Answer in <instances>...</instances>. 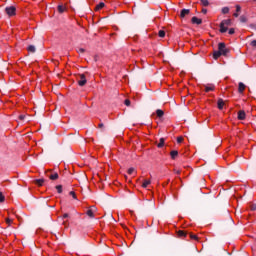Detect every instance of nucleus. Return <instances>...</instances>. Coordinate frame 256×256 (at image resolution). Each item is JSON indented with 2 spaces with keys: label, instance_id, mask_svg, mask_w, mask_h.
Segmentation results:
<instances>
[{
  "label": "nucleus",
  "instance_id": "obj_1",
  "mask_svg": "<svg viewBox=\"0 0 256 256\" xmlns=\"http://www.w3.org/2000/svg\"><path fill=\"white\" fill-rule=\"evenodd\" d=\"M231 19L222 20L220 23V33H227V27H230Z\"/></svg>",
  "mask_w": 256,
  "mask_h": 256
},
{
  "label": "nucleus",
  "instance_id": "obj_2",
  "mask_svg": "<svg viewBox=\"0 0 256 256\" xmlns=\"http://www.w3.org/2000/svg\"><path fill=\"white\" fill-rule=\"evenodd\" d=\"M77 83L79 87H85L87 85V78L85 77V74H79Z\"/></svg>",
  "mask_w": 256,
  "mask_h": 256
},
{
  "label": "nucleus",
  "instance_id": "obj_3",
  "mask_svg": "<svg viewBox=\"0 0 256 256\" xmlns=\"http://www.w3.org/2000/svg\"><path fill=\"white\" fill-rule=\"evenodd\" d=\"M218 51H220L222 55H227V53H229V49H226L225 43L223 42H220L218 44Z\"/></svg>",
  "mask_w": 256,
  "mask_h": 256
},
{
  "label": "nucleus",
  "instance_id": "obj_4",
  "mask_svg": "<svg viewBox=\"0 0 256 256\" xmlns=\"http://www.w3.org/2000/svg\"><path fill=\"white\" fill-rule=\"evenodd\" d=\"M5 11L7 13V15H9V17H13V15H15L17 8H15V6H10V7H6Z\"/></svg>",
  "mask_w": 256,
  "mask_h": 256
},
{
  "label": "nucleus",
  "instance_id": "obj_5",
  "mask_svg": "<svg viewBox=\"0 0 256 256\" xmlns=\"http://www.w3.org/2000/svg\"><path fill=\"white\" fill-rule=\"evenodd\" d=\"M187 15H191V10H190V9H182V10L180 11V18H181V19H185V17H186Z\"/></svg>",
  "mask_w": 256,
  "mask_h": 256
},
{
  "label": "nucleus",
  "instance_id": "obj_6",
  "mask_svg": "<svg viewBox=\"0 0 256 256\" xmlns=\"http://www.w3.org/2000/svg\"><path fill=\"white\" fill-rule=\"evenodd\" d=\"M95 211H97V208L95 206H91V208L89 210H87L86 214L88 215V217H95V215L93 213H95Z\"/></svg>",
  "mask_w": 256,
  "mask_h": 256
},
{
  "label": "nucleus",
  "instance_id": "obj_7",
  "mask_svg": "<svg viewBox=\"0 0 256 256\" xmlns=\"http://www.w3.org/2000/svg\"><path fill=\"white\" fill-rule=\"evenodd\" d=\"M204 91L205 93H209V91H215V85L213 84L204 85Z\"/></svg>",
  "mask_w": 256,
  "mask_h": 256
},
{
  "label": "nucleus",
  "instance_id": "obj_8",
  "mask_svg": "<svg viewBox=\"0 0 256 256\" xmlns=\"http://www.w3.org/2000/svg\"><path fill=\"white\" fill-rule=\"evenodd\" d=\"M191 23H193V25H201V23H203V20L194 16L191 19Z\"/></svg>",
  "mask_w": 256,
  "mask_h": 256
},
{
  "label": "nucleus",
  "instance_id": "obj_9",
  "mask_svg": "<svg viewBox=\"0 0 256 256\" xmlns=\"http://www.w3.org/2000/svg\"><path fill=\"white\" fill-rule=\"evenodd\" d=\"M247 117V115L245 114V111L243 110H240L238 112V119L239 121H245V118Z\"/></svg>",
  "mask_w": 256,
  "mask_h": 256
},
{
  "label": "nucleus",
  "instance_id": "obj_10",
  "mask_svg": "<svg viewBox=\"0 0 256 256\" xmlns=\"http://www.w3.org/2000/svg\"><path fill=\"white\" fill-rule=\"evenodd\" d=\"M246 87L247 86H245V84L243 82H239V84H238V92L239 93H243V91H245Z\"/></svg>",
  "mask_w": 256,
  "mask_h": 256
},
{
  "label": "nucleus",
  "instance_id": "obj_11",
  "mask_svg": "<svg viewBox=\"0 0 256 256\" xmlns=\"http://www.w3.org/2000/svg\"><path fill=\"white\" fill-rule=\"evenodd\" d=\"M43 183H45L43 178L35 180V185H38V187H43Z\"/></svg>",
  "mask_w": 256,
  "mask_h": 256
},
{
  "label": "nucleus",
  "instance_id": "obj_12",
  "mask_svg": "<svg viewBox=\"0 0 256 256\" xmlns=\"http://www.w3.org/2000/svg\"><path fill=\"white\" fill-rule=\"evenodd\" d=\"M223 55V53L221 52V51H214V53H213V58L214 59H219V57H221Z\"/></svg>",
  "mask_w": 256,
  "mask_h": 256
},
{
  "label": "nucleus",
  "instance_id": "obj_13",
  "mask_svg": "<svg viewBox=\"0 0 256 256\" xmlns=\"http://www.w3.org/2000/svg\"><path fill=\"white\" fill-rule=\"evenodd\" d=\"M225 106V101H223V99H218V109H223V107Z\"/></svg>",
  "mask_w": 256,
  "mask_h": 256
},
{
  "label": "nucleus",
  "instance_id": "obj_14",
  "mask_svg": "<svg viewBox=\"0 0 256 256\" xmlns=\"http://www.w3.org/2000/svg\"><path fill=\"white\" fill-rule=\"evenodd\" d=\"M49 179H51V181H57V179H59V174L58 173L51 174L49 176Z\"/></svg>",
  "mask_w": 256,
  "mask_h": 256
},
{
  "label": "nucleus",
  "instance_id": "obj_15",
  "mask_svg": "<svg viewBox=\"0 0 256 256\" xmlns=\"http://www.w3.org/2000/svg\"><path fill=\"white\" fill-rule=\"evenodd\" d=\"M105 7V3L100 2L99 4L96 5L95 11H100V9H103Z\"/></svg>",
  "mask_w": 256,
  "mask_h": 256
},
{
  "label": "nucleus",
  "instance_id": "obj_16",
  "mask_svg": "<svg viewBox=\"0 0 256 256\" xmlns=\"http://www.w3.org/2000/svg\"><path fill=\"white\" fill-rule=\"evenodd\" d=\"M156 115H157V117H159V119H161V117H163V115H165V112H163V110H161V109H157Z\"/></svg>",
  "mask_w": 256,
  "mask_h": 256
},
{
  "label": "nucleus",
  "instance_id": "obj_17",
  "mask_svg": "<svg viewBox=\"0 0 256 256\" xmlns=\"http://www.w3.org/2000/svg\"><path fill=\"white\" fill-rule=\"evenodd\" d=\"M165 145V138H160L159 143L157 144V147L161 149Z\"/></svg>",
  "mask_w": 256,
  "mask_h": 256
},
{
  "label": "nucleus",
  "instance_id": "obj_18",
  "mask_svg": "<svg viewBox=\"0 0 256 256\" xmlns=\"http://www.w3.org/2000/svg\"><path fill=\"white\" fill-rule=\"evenodd\" d=\"M27 51L29 53H35V51H37V49L35 48V46L30 45V46H28Z\"/></svg>",
  "mask_w": 256,
  "mask_h": 256
},
{
  "label": "nucleus",
  "instance_id": "obj_19",
  "mask_svg": "<svg viewBox=\"0 0 256 256\" xmlns=\"http://www.w3.org/2000/svg\"><path fill=\"white\" fill-rule=\"evenodd\" d=\"M171 159H176L177 155H179V152L176 150H173L170 152Z\"/></svg>",
  "mask_w": 256,
  "mask_h": 256
},
{
  "label": "nucleus",
  "instance_id": "obj_20",
  "mask_svg": "<svg viewBox=\"0 0 256 256\" xmlns=\"http://www.w3.org/2000/svg\"><path fill=\"white\" fill-rule=\"evenodd\" d=\"M177 234H178V237H187V232L183 230H179Z\"/></svg>",
  "mask_w": 256,
  "mask_h": 256
},
{
  "label": "nucleus",
  "instance_id": "obj_21",
  "mask_svg": "<svg viewBox=\"0 0 256 256\" xmlns=\"http://www.w3.org/2000/svg\"><path fill=\"white\" fill-rule=\"evenodd\" d=\"M151 185V180H145L142 184V187L144 189H147V186Z\"/></svg>",
  "mask_w": 256,
  "mask_h": 256
},
{
  "label": "nucleus",
  "instance_id": "obj_22",
  "mask_svg": "<svg viewBox=\"0 0 256 256\" xmlns=\"http://www.w3.org/2000/svg\"><path fill=\"white\" fill-rule=\"evenodd\" d=\"M200 2L203 7H209V0H200Z\"/></svg>",
  "mask_w": 256,
  "mask_h": 256
},
{
  "label": "nucleus",
  "instance_id": "obj_23",
  "mask_svg": "<svg viewBox=\"0 0 256 256\" xmlns=\"http://www.w3.org/2000/svg\"><path fill=\"white\" fill-rule=\"evenodd\" d=\"M56 189L58 193H63V185H57Z\"/></svg>",
  "mask_w": 256,
  "mask_h": 256
},
{
  "label": "nucleus",
  "instance_id": "obj_24",
  "mask_svg": "<svg viewBox=\"0 0 256 256\" xmlns=\"http://www.w3.org/2000/svg\"><path fill=\"white\" fill-rule=\"evenodd\" d=\"M189 237H190V239H194L195 241H198V240H199V238L197 237V235L192 234V233L189 234Z\"/></svg>",
  "mask_w": 256,
  "mask_h": 256
},
{
  "label": "nucleus",
  "instance_id": "obj_25",
  "mask_svg": "<svg viewBox=\"0 0 256 256\" xmlns=\"http://www.w3.org/2000/svg\"><path fill=\"white\" fill-rule=\"evenodd\" d=\"M58 11H59V13H64L65 12L64 6L63 5H59L58 6Z\"/></svg>",
  "mask_w": 256,
  "mask_h": 256
},
{
  "label": "nucleus",
  "instance_id": "obj_26",
  "mask_svg": "<svg viewBox=\"0 0 256 256\" xmlns=\"http://www.w3.org/2000/svg\"><path fill=\"white\" fill-rule=\"evenodd\" d=\"M222 13L223 15H227V13H229V7L222 8Z\"/></svg>",
  "mask_w": 256,
  "mask_h": 256
},
{
  "label": "nucleus",
  "instance_id": "obj_27",
  "mask_svg": "<svg viewBox=\"0 0 256 256\" xmlns=\"http://www.w3.org/2000/svg\"><path fill=\"white\" fill-rule=\"evenodd\" d=\"M5 202V196L3 195V192H0V203Z\"/></svg>",
  "mask_w": 256,
  "mask_h": 256
},
{
  "label": "nucleus",
  "instance_id": "obj_28",
  "mask_svg": "<svg viewBox=\"0 0 256 256\" xmlns=\"http://www.w3.org/2000/svg\"><path fill=\"white\" fill-rule=\"evenodd\" d=\"M240 22L241 23H247V18L245 16H240Z\"/></svg>",
  "mask_w": 256,
  "mask_h": 256
},
{
  "label": "nucleus",
  "instance_id": "obj_29",
  "mask_svg": "<svg viewBox=\"0 0 256 256\" xmlns=\"http://www.w3.org/2000/svg\"><path fill=\"white\" fill-rule=\"evenodd\" d=\"M158 35H159V37H161V38L165 37V31H164V30H160V31L158 32Z\"/></svg>",
  "mask_w": 256,
  "mask_h": 256
},
{
  "label": "nucleus",
  "instance_id": "obj_30",
  "mask_svg": "<svg viewBox=\"0 0 256 256\" xmlns=\"http://www.w3.org/2000/svg\"><path fill=\"white\" fill-rule=\"evenodd\" d=\"M135 173V168L128 169V175H133Z\"/></svg>",
  "mask_w": 256,
  "mask_h": 256
},
{
  "label": "nucleus",
  "instance_id": "obj_31",
  "mask_svg": "<svg viewBox=\"0 0 256 256\" xmlns=\"http://www.w3.org/2000/svg\"><path fill=\"white\" fill-rule=\"evenodd\" d=\"M124 105H126V107H129V106L131 105V100L126 99V100L124 101Z\"/></svg>",
  "mask_w": 256,
  "mask_h": 256
},
{
  "label": "nucleus",
  "instance_id": "obj_32",
  "mask_svg": "<svg viewBox=\"0 0 256 256\" xmlns=\"http://www.w3.org/2000/svg\"><path fill=\"white\" fill-rule=\"evenodd\" d=\"M228 33L229 35H235V28H230Z\"/></svg>",
  "mask_w": 256,
  "mask_h": 256
},
{
  "label": "nucleus",
  "instance_id": "obj_33",
  "mask_svg": "<svg viewBox=\"0 0 256 256\" xmlns=\"http://www.w3.org/2000/svg\"><path fill=\"white\" fill-rule=\"evenodd\" d=\"M69 195H71V197H73V199H77V195L75 194L74 191H71V192L69 193Z\"/></svg>",
  "mask_w": 256,
  "mask_h": 256
},
{
  "label": "nucleus",
  "instance_id": "obj_34",
  "mask_svg": "<svg viewBox=\"0 0 256 256\" xmlns=\"http://www.w3.org/2000/svg\"><path fill=\"white\" fill-rule=\"evenodd\" d=\"M250 209H251V211H256V204H252V205L250 206Z\"/></svg>",
  "mask_w": 256,
  "mask_h": 256
},
{
  "label": "nucleus",
  "instance_id": "obj_35",
  "mask_svg": "<svg viewBox=\"0 0 256 256\" xmlns=\"http://www.w3.org/2000/svg\"><path fill=\"white\" fill-rule=\"evenodd\" d=\"M251 47H256V40L250 42Z\"/></svg>",
  "mask_w": 256,
  "mask_h": 256
},
{
  "label": "nucleus",
  "instance_id": "obj_36",
  "mask_svg": "<svg viewBox=\"0 0 256 256\" xmlns=\"http://www.w3.org/2000/svg\"><path fill=\"white\" fill-rule=\"evenodd\" d=\"M177 143H183V137H181V136L178 137V138H177Z\"/></svg>",
  "mask_w": 256,
  "mask_h": 256
},
{
  "label": "nucleus",
  "instance_id": "obj_37",
  "mask_svg": "<svg viewBox=\"0 0 256 256\" xmlns=\"http://www.w3.org/2000/svg\"><path fill=\"white\" fill-rule=\"evenodd\" d=\"M6 223H7L8 225H11V224L13 223V220L7 218V219H6Z\"/></svg>",
  "mask_w": 256,
  "mask_h": 256
},
{
  "label": "nucleus",
  "instance_id": "obj_38",
  "mask_svg": "<svg viewBox=\"0 0 256 256\" xmlns=\"http://www.w3.org/2000/svg\"><path fill=\"white\" fill-rule=\"evenodd\" d=\"M239 11H241V6L236 5V13H239Z\"/></svg>",
  "mask_w": 256,
  "mask_h": 256
},
{
  "label": "nucleus",
  "instance_id": "obj_39",
  "mask_svg": "<svg viewBox=\"0 0 256 256\" xmlns=\"http://www.w3.org/2000/svg\"><path fill=\"white\" fill-rule=\"evenodd\" d=\"M19 119H20V121H24V120H25V115L21 114V115L19 116Z\"/></svg>",
  "mask_w": 256,
  "mask_h": 256
},
{
  "label": "nucleus",
  "instance_id": "obj_40",
  "mask_svg": "<svg viewBox=\"0 0 256 256\" xmlns=\"http://www.w3.org/2000/svg\"><path fill=\"white\" fill-rule=\"evenodd\" d=\"M78 53H85V49L84 48H79Z\"/></svg>",
  "mask_w": 256,
  "mask_h": 256
},
{
  "label": "nucleus",
  "instance_id": "obj_41",
  "mask_svg": "<svg viewBox=\"0 0 256 256\" xmlns=\"http://www.w3.org/2000/svg\"><path fill=\"white\" fill-rule=\"evenodd\" d=\"M202 13H203L204 15H207V9L203 8V9H202Z\"/></svg>",
  "mask_w": 256,
  "mask_h": 256
},
{
  "label": "nucleus",
  "instance_id": "obj_42",
  "mask_svg": "<svg viewBox=\"0 0 256 256\" xmlns=\"http://www.w3.org/2000/svg\"><path fill=\"white\" fill-rule=\"evenodd\" d=\"M98 127H99V129H103L104 124H103V123H100V124L98 125Z\"/></svg>",
  "mask_w": 256,
  "mask_h": 256
},
{
  "label": "nucleus",
  "instance_id": "obj_43",
  "mask_svg": "<svg viewBox=\"0 0 256 256\" xmlns=\"http://www.w3.org/2000/svg\"><path fill=\"white\" fill-rule=\"evenodd\" d=\"M67 217H69V214L65 213V214L63 215V219H67Z\"/></svg>",
  "mask_w": 256,
  "mask_h": 256
},
{
  "label": "nucleus",
  "instance_id": "obj_44",
  "mask_svg": "<svg viewBox=\"0 0 256 256\" xmlns=\"http://www.w3.org/2000/svg\"><path fill=\"white\" fill-rule=\"evenodd\" d=\"M233 15H234V17H239V13H237V12L234 13Z\"/></svg>",
  "mask_w": 256,
  "mask_h": 256
},
{
  "label": "nucleus",
  "instance_id": "obj_45",
  "mask_svg": "<svg viewBox=\"0 0 256 256\" xmlns=\"http://www.w3.org/2000/svg\"><path fill=\"white\" fill-rule=\"evenodd\" d=\"M250 27H252L253 29H255V25H254V24H251Z\"/></svg>",
  "mask_w": 256,
  "mask_h": 256
},
{
  "label": "nucleus",
  "instance_id": "obj_46",
  "mask_svg": "<svg viewBox=\"0 0 256 256\" xmlns=\"http://www.w3.org/2000/svg\"><path fill=\"white\" fill-rule=\"evenodd\" d=\"M176 173L179 175V173H181V171L177 170Z\"/></svg>",
  "mask_w": 256,
  "mask_h": 256
},
{
  "label": "nucleus",
  "instance_id": "obj_47",
  "mask_svg": "<svg viewBox=\"0 0 256 256\" xmlns=\"http://www.w3.org/2000/svg\"><path fill=\"white\" fill-rule=\"evenodd\" d=\"M110 217H111V219H113V215H111Z\"/></svg>",
  "mask_w": 256,
  "mask_h": 256
},
{
  "label": "nucleus",
  "instance_id": "obj_48",
  "mask_svg": "<svg viewBox=\"0 0 256 256\" xmlns=\"http://www.w3.org/2000/svg\"><path fill=\"white\" fill-rule=\"evenodd\" d=\"M253 1H256V0H253Z\"/></svg>",
  "mask_w": 256,
  "mask_h": 256
}]
</instances>
